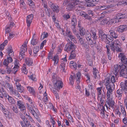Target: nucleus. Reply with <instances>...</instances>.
I'll return each instance as SVG.
<instances>
[{
    "mask_svg": "<svg viewBox=\"0 0 127 127\" xmlns=\"http://www.w3.org/2000/svg\"><path fill=\"white\" fill-rule=\"evenodd\" d=\"M80 0H73L68 5V7L70 9H76V14L84 18L85 19L90 20H92L91 17L89 16L85 12L82 11L80 10L83 8L84 6L81 4V2Z\"/></svg>",
    "mask_w": 127,
    "mask_h": 127,
    "instance_id": "obj_1",
    "label": "nucleus"
},
{
    "mask_svg": "<svg viewBox=\"0 0 127 127\" xmlns=\"http://www.w3.org/2000/svg\"><path fill=\"white\" fill-rule=\"evenodd\" d=\"M106 89L107 90V94L106 97L107 98H109L110 96L112 93V92L115 88L114 85H111V86L110 84L108 86L106 87Z\"/></svg>",
    "mask_w": 127,
    "mask_h": 127,
    "instance_id": "obj_2",
    "label": "nucleus"
},
{
    "mask_svg": "<svg viewBox=\"0 0 127 127\" xmlns=\"http://www.w3.org/2000/svg\"><path fill=\"white\" fill-rule=\"evenodd\" d=\"M54 86L55 89L58 90L62 88L63 87V83L59 79H56L55 81L53 82Z\"/></svg>",
    "mask_w": 127,
    "mask_h": 127,
    "instance_id": "obj_3",
    "label": "nucleus"
},
{
    "mask_svg": "<svg viewBox=\"0 0 127 127\" xmlns=\"http://www.w3.org/2000/svg\"><path fill=\"white\" fill-rule=\"evenodd\" d=\"M121 70L119 72L120 76L127 79V67H121Z\"/></svg>",
    "mask_w": 127,
    "mask_h": 127,
    "instance_id": "obj_4",
    "label": "nucleus"
},
{
    "mask_svg": "<svg viewBox=\"0 0 127 127\" xmlns=\"http://www.w3.org/2000/svg\"><path fill=\"white\" fill-rule=\"evenodd\" d=\"M49 4L51 8L54 12L56 13L59 12L60 8L57 5L54 4L51 2H50V3H49Z\"/></svg>",
    "mask_w": 127,
    "mask_h": 127,
    "instance_id": "obj_5",
    "label": "nucleus"
},
{
    "mask_svg": "<svg viewBox=\"0 0 127 127\" xmlns=\"http://www.w3.org/2000/svg\"><path fill=\"white\" fill-rule=\"evenodd\" d=\"M116 16L117 19L119 20V22H120L121 21L120 20L125 19L127 17V12L123 13H119Z\"/></svg>",
    "mask_w": 127,
    "mask_h": 127,
    "instance_id": "obj_6",
    "label": "nucleus"
},
{
    "mask_svg": "<svg viewBox=\"0 0 127 127\" xmlns=\"http://www.w3.org/2000/svg\"><path fill=\"white\" fill-rule=\"evenodd\" d=\"M124 67V65H115L113 70V72L114 74L117 75L118 74L119 72L121 70V67Z\"/></svg>",
    "mask_w": 127,
    "mask_h": 127,
    "instance_id": "obj_7",
    "label": "nucleus"
},
{
    "mask_svg": "<svg viewBox=\"0 0 127 127\" xmlns=\"http://www.w3.org/2000/svg\"><path fill=\"white\" fill-rule=\"evenodd\" d=\"M99 37L101 40L103 41L106 42L108 34H105L102 31H99Z\"/></svg>",
    "mask_w": 127,
    "mask_h": 127,
    "instance_id": "obj_8",
    "label": "nucleus"
},
{
    "mask_svg": "<svg viewBox=\"0 0 127 127\" xmlns=\"http://www.w3.org/2000/svg\"><path fill=\"white\" fill-rule=\"evenodd\" d=\"M127 30V26L126 25H121L119 26L117 29V31L122 33Z\"/></svg>",
    "mask_w": 127,
    "mask_h": 127,
    "instance_id": "obj_9",
    "label": "nucleus"
},
{
    "mask_svg": "<svg viewBox=\"0 0 127 127\" xmlns=\"http://www.w3.org/2000/svg\"><path fill=\"white\" fill-rule=\"evenodd\" d=\"M23 102L21 100H18L17 101V105L20 111L24 112L25 109V106L23 104Z\"/></svg>",
    "mask_w": 127,
    "mask_h": 127,
    "instance_id": "obj_10",
    "label": "nucleus"
},
{
    "mask_svg": "<svg viewBox=\"0 0 127 127\" xmlns=\"http://www.w3.org/2000/svg\"><path fill=\"white\" fill-rule=\"evenodd\" d=\"M22 120L23 121L26 127H32V126L30 123V122L24 116H22L21 117Z\"/></svg>",
    "mask_w": 127,
    "mask_h": 127,
    "instance_id": "obj_11",
    "label": "nucleus"
},
{
    "mask_svg": "<svg viewBox=\"0 0 127 127\" xmlns=\"http://www.w3.org/2000/svg\"><path fill=\"white\" fill-rule=\"evenodd\" d=\"M33 18V15L32 14H31L27 16V26L28 27L30 26Z\"/></svg>",
    "mask_w": 127,
    "mask_h": 127,
    "instance_id": "obj_12",
    "label": "nucleus"
},
{
    "mask_svg": "<svg viewBox=\"0 0 127 127\" xmlns=\"http://www.w3.org/2000/svg\"><path fill=\"white\" fill-rule=\"evenodd\" d=\"M66 34L67 37H69L72 41H74L75 39V37L72 35V33L70 31L66 30Z\"/></svg>",
    "mask_w": 127,
    "mask_h": 127,
    "instance_id": "obj_13",
    "label": "nucleus"
},
{
    "mask_svg": "<svg viewBox=\"0 0 127 127\" xmlns=\"http://www.w3.org/2000/svg\"><path fill=\"white\" fill-rule=\"evenodd\" d=\"M107 100L106 101V102L109 107L111 106L113 108L115 102L112 98L110 97L109 98H107Z\"/></svg>",
    "mask_w": 127,
    "mask_h": 127,
    "instance_id": "obj_14",
    "label": "nucleus"
},
{
    "mask_svg": "<svg viewBox=\"0 0 127 127\" xmlns=\"http://www.w3.org/2000/svg\"><path fill=\"white\" fill-rule=\"evenodd\" d=\"M112 45H110L111 47H113V48H121V45L120 43L118 40L115 41L114 43H111Z\"/></svg>",
    "mask_w": 127,
    "mask_h": 127,
    "instance_id": "obj_15",
    "label": "nucleus"
},
{
    "mask_svg": "<svg viewBox=\"0 0 127 127\" xmlns=\"http://www.w3.org/2000/svg\"><path fill=\"white\" fill-rule=\"evenodd\" d=\"M8 94L5 91L3 88H1V89L0 90V97L2 98L3 97L6 98L7 97Z\"/></svg>",
    "mask_w": 127,
    "mask_h": 127,
    "instance_id": "obj_16",
    "label": "nucleus"
},
{
    "mask_svg": "<svg viewBox=\"0 0 127 127\" xmlns=\"http://www.w3.org/2000/svg\"><path fill=\"white\" fill-rule=\"evenodd\" d=\"M109 34L110 36H112V37H113L116 39L118 37L117 34L116 33L115 31L113 30H111L109 31Z\"/></svg>",
    "mask_w": 127,
    "mask_h": 127,
    "instance_id": "obj_17",
    "label": "nucleus"
},
{
    "mask_svg": "<svg viewBox=\"0 0 127 127\" xmlns=\"http://www.w3.org/2000/svg\"><path fill=\"white\" fill-rule=\"evenodd\" d=\"M25 62L29 66L32 65L33 63V61L32 59L29 58H26Z\"/></svg>",
    "mask_w": 127,
    "mask_h": 127,
    "instance_id": "obj_18",
    "label": "nucleus"
},
{
    "mask_svg": "<svg viewBox=\"0 0 127 127\" xmlns=\"http://www.w3.org/2000/svg\"><path fill=\"white\" fill-rule=\"evenodd\" d=\"M15 84L18 91L21 93L23 92L24 90L23 88L21 87L20 84L19 85L18 83L16 82Z\"/></svg>",
    "mask_w": 127,
    "mask_h": 127,
    "instance_id": "obj_19",
    "label": "nucleus"
},
{
    "mask_svg": "<svg viewBox=\"0 0 127 127\" xmlns=\"http://www.w3.org/2000/svg\"><path fill=\"white\" fill-rule=\"evenodd\" d=\"M81 75V73L78 72L76 74V76H75V77L76 78L77 83V85H79V84L80 83V77Z\"/></svg>",
    "mask_w": 127,
    "mask_h": 127,
    "instance_id": "obj_20",
    "label": "nucleus"
},
{
    "mask_svg": "<svg viewBox=\"0 0 127 127\" xmlns=\"http://www.w3.org/2000/svg\"><path fill=\"white\" fill-rule=\"evenodd\" d=\"M119 57L121 58V61L122 62L125 63L127 60L126 56L124 55L123 53H120L119 55Z\"/></svg>",
    "mask_w": 127,
    "mask_h": 127,
    "instance_id": "obj_21",
    "label": "nucleus"
},
{
    "mask_svg": "<svg viewBox=\"0 0 127 127\" xmlns=\"http://www.w3.org/2000/svg\"><path fill=\"white\" fill-rule=\"evenodd\" d=\"M7 53L8 54L9 56H13L14 55V52L12 48H7L6 49Z\"/></svg>",
    "mask_w": 127,
    "mask_h": 127,
    "instance_id": "obj_22",
    "label": "nucleus"
},
{
    "mask_svg": "<svg viewBox=\"0 0 127 127\" xmlns=\"http://www.w3.org/2000/svg\"><path fill=\"white\" fill-rule=\"evenodd\" d=\"M119 22V20L117 19L116 18V16H115L114 18L110 20H109L108 25L109 24L111 25L113 24H115Z\"/></svg>",
    "mask_w": 127,
    "mask_h": 127,
    "instance_id": "obj_23",
    "label": "nucleus"
},
{
    "mask_svg": "<svg viewBox=\"0 0 127 127\" xmlns=\"http://www.w3.org/2000/svg\"><path fill=\"white\" fill-rule=\"evenodd\" d=\"M79 27H80L79 30L80 31V36H82L85 34V29L83 28L80 27L79 26Z\"/></svg>",
    "mask_w": 127,
    "mask_h": 127,
    "instance_id": "obj_24",
    "label": "nucleus"
},
{
    "mask_svg": "<svg viewBox=\"0 0 127 127\" xmlns=\"http://www.w3.org/2000/svg\"><path fill=\"white\" fill-rule=\"evenodd\" d=\"M28 108L30 112L31 113H34V110H33V107L32 104L31 105H30L29 104H28L27 103H26Z\"/></svg>",
    "mask_w": 127,
    "mask_h": 127,
    "instance_id": "obj_25",
    "label": "nucleus"
},
{
    "mask_svg": "<svg viewBox=\"0 0 127 127\" xmlns=\"http://www.w3.org/2000/svg\"><path fill=\"white\" fill-rule=\"evenodd\" d=\"M85 37L88 41H91V42L92 41V40H91V33H90L89 32H87L85 35Z\"/></svg>",
    "mask_w": 127,
    "mask_h": 127,
    "instance_id": "obj_26",
    "label": "nucleus"
},
{
    "mask_svg": "<svg viewBox=\"0 0 127 127\" xmlns=\"http://www.w3.org/2000/svg\"><path fill=\"white\" fill-rule=\"evenodd\" d=\"M117 95L116 96L118 97L122 96L123 93V91L122 90H118L117 91Z\"/></svg>",
    "mask_w": 127,
    "mask_h": 127,
    "instance_id": "obj_27",
    "label": "nucleus"
},
{
    "mask_svg": "<svg viewBox=\"0 0 127 127\" xmlns=\"http://www.w3.org/2000/svg\"><path fill=\"white\" fill-rule=\"evenodd\" d=\"M10 103H11L12 104H14L15 103V101L13 98V97L10 96L8 95L7 97H6Z\"/></svg>",
    "mask_w": 127,
    "mask_h": 127,
    "instance_id": "obj_28",
    "label": "nucleus"
},
{
    "mask_svg": "<svg viewBox=\"0 0 127 127\" xmlns=\"http://www.w3.org/2000/svg\"><path fill=\"white\" fill-rule=\"evenodd\" d=\"M68 40L70 41L68 39ZM76 47V46H75L74 44L72 43L71 42L69 41V43H67L66 45V48H71L72 47Z\"/></svg>",
    "mask_w": 127,
    "mask_h": 127,
    "instance_id": "obj_29",
    "label": "nucleus"
},
{
    "mask_svg": "<svg viewBox=\"0 0 127 127\" xmlns=\"http://www.w3.org/2000/svg\"><path fill=\"white\" fill-rule=\"evenodd\" d=\"M109 18L107 17L105 19L101 21V24L102 25H104L105 24H108L109 23Z\"/></svg>",
    "mask_w": 127,
    "mask_h": 127,
    "instance_id": "obj_30",
    "label": "nucleus"
},
{
    "mask_svg": "<svg viewBox=\"0 0 127 127\" xmlns=\"http://www.w3.org/2000/svg\"><path fill=\"white\" fill-rule=\"evenodd\" d=\"M90 32L91 34V37L92 36V38L94 40L97 39V36L95 32L92 30H91Z\"/></svg>",
    "mask_w": 127,
    "mask_h": 127,
    "instance_id": "obj_31",
    "label": "nucleus"
},
{
    "mask_svg": "<svg viewBox=\"0 0 127 127\" xmlns=\"http://www.w3.org/2000/svg\"><path fill=\"white\" fill-rule=\"evenodd\" d=\"M93 73L94 77L95 79H96L97 75L98 74V70L96 69V68H93Z\"/></svg>",
    "mask_w": 127,
    "mask_h": 127,
    "instance_id": "obj_32",
    "label": "nucleus"
},
{
    "mask_svg": "<svg viewBox=\"0 0 127 127\" xmlns=\"http://www.w3.org/2000/svg\"><path fill=\"white\" fill-rule=\"evenodd\" d=\"M38 43V40L35 38H32L31 41V44L33 45H35Z\"/></svg>",
    "mask_w": 127,
    "mask_h": 127,
    "instance_id": "obj_33",
    "label": "nucleus"
},
{
    "mask_svg": "<svg viewBox=\"0 0 127 127\" xmlns=\"http://www.w3.org/2000/svg\"><path fill=\"white\" fill-rule=\"evenodd\" d=\"M71 24L72 26L71 27H75L76 26L77 24V22L75 19L73 18L71 19Z\"/></svg>",
    "mask_w": 127,
    "mask_h": 127,
    "instance_id": "obj_34",
    "label": "nucleus"
},
{
    "mask_svg": "<svg viewBox=\"0 0 127 127\" xmlns=\"http://www.w3.org/2000/svg\"><path fill=\"white\" fill-rule=\"evenodd\" d=\"M74 51L72 50L71 53V54L69 57V59L71 60L75 58L76 56V54L74 53Z\"/></svg>",
    "mask_w": 127,
    "mask_h": 127,
    "instance_id": "obj_35",
    "label": "nucleus"
},
{
    "mask_svg": "<svg viewBox=\"0 0 127 127\" xmlns=\"http://www.w3.org/2000/svg\"><path fill=\"white\" fill-rule=\"evenodd\" d=\"M5 84L6 87L8 88L11 92L13 90V87L9 83L6 81L5 83Z\"/></svg>",
    "mask_w": 127,
    "mask_h": 127,
    "instance_id": "obj_36",
    "label": "nucleus"
},
{
    "mask_svg": "<svg viewBox=\"0 0 127 127\" xmlns=\"http://www.w3.org/2000/svg\"><path fill=\"white\" fill-rule=\"evenodd\" d=\"M75 79V77L71 75L69 78L70 81L69 84L71 85H73L74 84V80Z\"/></svg>",
    "mask_w": 127,
    "mask_h": 127,
    "instance_id": "obj_37",
    "label": "nucleus"
},
{
    "mask_svg": "<svg viewBox=\"0 0 127 127\" xmlns=\"http://www.w3.org/2000/svg\"><path fill=\"white\" fill-rule=\"evenodd\" d=\"M77 38L79 39V42L82 44H83L84 43V42L82 40V37L80 36L78 34H77L76 35Z\"/></svg>",
    "mask_w": 127,
    "mask_h": 127,
    "instance_id": "obj_38",
    "label": "nucleus"
},
{
    "mask_svg": "<svg viewBox=\"0 0 127 127\" xmlns=\"http://www.w3.org/2000/svg\"><path fill=\"white\" fill-rule=\"evenodd\" d=\"M11 92L14 95L17 97H20V95L18 92L16 91H14L13 90Z\"/></svg>",
    "mask_w": 127,
    "mask_h": 127,
    "instance_id": "obj_39",
    "label": "nucleus"
},
{
    "mask_svg": "<svg viewBox=\"0 0 127 127\" xmlns=\"http://www.w3.org/2000/svg\"><path fill=\"white\" fill-rule=\"evenodd\" d=\"M5 116L9 117V112L6 109H2V110Z\"/></svg>",
    "mask_w": 127,
    "mask_h": 127,
    "instance_id": "obj_40",
    "label": "nucleus"
},
{
    "mask_svg": "<svg viewBox=\"0 0 127 127\" xmlns=\"http://www.w3.org/2000/svg\"><path fill=\"white\" fill-rule=\"evenodd\" d=\"M105 95L104 94H101L98 95V98L99 100H103V99H105Z\"/></svg>",
    "mask_w": 127,
    "mask_h": 127,
    "instance_id": "obj_41",
    "label": "nucleus"
},
{
    "mask_svg": "<svg viewBox=\"0 0 127 127\" xmlns=\"http://www.w3.org/2000/svg\"><path fill=\"white\" fill-rule=\"evenodd\" d=\"M27 90H28V91L31 93L33 94H34L35 92L33 88L30 86H28L27 87Z\"/></svg>",
    "mask_w": 127,
    "mask_h": 127,
    "instance_id": "obj_42",
    "label": "nucleus"
},
{
    "mask_svg": "<svg viewBox=\"0 0 127 127\" xmlns=\"http://www.w3.org/2000/svg\"><path fill=\"white\" fill-rule=\"evenodd\" d=\"M53 50V49L52 48V50L50 51V52H49L48 57V59L50 60V59H52Z\"/></svg>",
    "mask_w": 127,
    "mask_h": 127,
    "instance_id": "obj_43",
    "label": "nucleus"
},
{
    "mask_svg": "<svg viewBox=\"0 0 127 127\" xmlns=\"http://www.w3.org/2000/svg\"><path fill=\"white\" fill-rule=\"evenodd\" d=\"M27 48H21L20 53V54H23V55H25V52L27 51Z\"/></svg>",
    "mask_w": 127,
    "mask_h": 127,
    "instance_id": "obj_44",
    "label": "nucleus"
},
{
    "mask_svg": "<svg viewBox=\"0 0 127 127\" xmlns=\"http://www.w3.org/2000/svg\"><path fill=\"white\" fill-rule=\"evenodd\" d=\"M58 56L56 55L54 57V58L53 59V60L54 61V64H57L58 63Z\"/></svg>",
    "mask_w": 127,
    "mask_h": 127,
    "instance_id": "obj_45",
    "label": "nucleus"
},
{
    "mask_svg": "<svg viewBox=\"0 0 127 127\" xmlns=\"http://www.w3.org/2000/svg\"><path fill=\"white\" fill-rule=\"evenodd\" d=\"M106 6L104 7V6H103V8H104L101 9L102 10H103L104 9H106V8H105L106 7L107 8H111L112 7H114L116 6L115 4H111L110 5H106Z\"/></svg>",
    "mask_w": 127,
    "mask_h": 127,
    "instance_id": "obj_46",
    "label": "nucleus"
},
{
    "mask_svg": "<svg viewBox=\"0 0 127 127\" xmlns=\"http://www.w3.org/2000/svg\"><path fill=\"white\" fill-rule=\"evenodd\" d=\"M107 42L108 41V42L110 43V42H112L114 40L113 38L110 35L108 34L107 35Z\"/></svg>",
    "mask_w": 127,
    "mask_h": 127,
    "instance_id": "obj_47",
    "label": "nucleus"
},
{
    "mask_svg": "<svg viewBox=\"0 0 127 127\" xmlns=\"http://www.w3.org/2000/svg\"><path fill=\"white\" fill-rule=\"evenodd\" d=\"M48 33L45 32H44L41 35V39H43L47 37L48 36Z\"/></svg>",
    "mask_w": 127,
    "mask_h": 127,
    "instance_id": "obj_48",
    "label": "nucleus"
},
{
    "mask_svg": "<svg viewBox=\"0 0 127 127\" xmlns=\"http://www.w3.org/2000/svg\"><path fill=\"white\" fill-rule=\"evenodd\" d=\"M5 61H6L8 63H11L12 62L13 60L11 56H9L8 57H7V59L6 60H4Z\"/></svg>",
    "mask_w": 127,
    "mask_h": 127,
    "instance_id": "obj_49",
    "label": "nucleus"
},
{
    "mask_svg": "<svg viewBox=\"0 0 127 127\" xmlns=\"http://www.w3.org/2000/svg\"><path fill=\"white\" fill-rule=\"evenodd\" d=\"M24 66L23 67L22 69V70L23 72L25 74H27V70L25 66V64H24Z\"/></svg>",
    "mask_w": 127,
    "mask_h": 127,
    "instance_id": "obj_50",
    "label": "nucleus"
},
{
    "mask_svg": "<svg viewBox=\"0 0 127 127\" xmlns=\"http://www.w3.org/2000/svg\"><path fill=\"white\" fill-rule=\"evenodd\" d=\"M11 109L14 112L16 113H17L18 112V109L17 107L16 106H13L11 107Z\"/></svg>",
    "mask_w": 127,
    "mask_h": 127,
    "instance_id": "obj_51",
    "label": "nucleus"
},
{
    "mask_svg": "<svg viewBox=\"0 0 127 127\" xmlns=\"http://www.w3.org/2000/svg\"><path fill=\"white\" fill-rule=\"evenodd\" d=\"M67 62V60L66 58H64L61 60V64H64L66 65V64Z\"/></svg>",
    "mask_w": 127,
    "mask_h": 127,
    "instance_id": "obj_52",
    "label": "nucleus"
},
{
    "mask_svg": "<svg viewBox=\"0 0 127 127\" xmlns=\"http://www.w3.org/2000/svg\"><path fill=\"white\" fill-rule=\"evenodd\" d=\"M121 111L124 117H126V114L125 110V108L121 106Z\"/></svg>",
    "mask_w": 127,
    "mask_h": 127,
    "instance_id": "obj_53",
    "label": "nucleus"
},
{
    "mask_svg": "<svg viewBox=\"0 0 127 127\" xmlns=\"http://www.w3.org/2000/svg\"><path fill=\"white\" fill-rule=\"evenodd\" d=\"M34 113H33H33L32 114L34 116L36 119L39 121H39L40 122L41 121L39 120V116L36 114V113L35 111H34Z\"/></svg>",
    "mask_w": 127,
    "mask_h": 127,
    "instance_id": "obj_54",
    "label": "nucleus"
},
{
    "mask_svg": "<svg viewBox=\"0 0 127 127\" xmlns=\"http://www.w3.org/2000/svg\"><path fill=\"white\" fill-rule=\"evenodd\" d=\"M52 92L54 93L55 95L56 99H59V97L58 93L57 92V91L54 90H53Z\"/></svg>",
    "mask_w": 127,
    "mask_h": 127,
    "instance_id": "obj_55",
    "label": "nucleus"
},
{
    "mask_svg": "<svg viewBox=\"0 0 127 127\" xmlns=\"http://www.w3.org/2000/svg\"><path fill=\"white\" fill-rule=\"evenodd\" d=\"M119 0H120V1H121V0H119ZM117 5L118 6H119L121 5H125V1H120V2H119L117 4Z\"/></svg>",
    "mask_w": 127,
    "mask_h": 127,
    "instance_id": "obj_56",
    "label": "nucleus"
},
{
    "mask_svg": "<svg viewBox=\"0 0 127 127\" xmlns=\"http://www.w3.org/2000/svg\"><path fill=\"white\" fill-rule=\"evenodd\" d=\"M18 68H17L14 66L12 70V73H14V74H15L16 73V72L17 71Z\"/></svg>",
    "mask_w": 127,
    "mask_h": 127,
    "instance_id": "obj_57",
    "label": "nucleus"
},
{
    "mask_svg": "<svg viewBox=\"0 0 127 127\" xmlns=\"http://www.w3.org/2000/svg\"><path fill=\"white\" fill-rule=\"evenodd\" d=\"M48 108L53 110L55 112V110L52 104L49 103V104L48 105Z\"/></svg>",
    "mask_w": 127,
    "mask_h": 127,
    "instance_id": "obj_58",
    "label": "nucleus"
},
{
    "mask_svg": "<svg viewBox=\"0 0 127 127\" xmlns=\"http://www.w3.org/2000/svg\"><path fill=\"white\" fill-rule=\"evenodd\" d=\"M116 82V80L115 79V77L114 76H112L111 79V85H114V83Z\"/></svg>",
    "mask_w": 127,
    "mask_h": 127,
    "instance_id": "obj_59",
    "label": "nucleus"
},
{
    "mask_svg": "<svg viewBox=\"0 0 127 127\" xmlns=\"http://www.w3.org/2000/svg\"><path fill=\"white\" fill-rule=\"evenodd\" d=\"M102 89V87H98L97 88V90L98 95L100 94L101 93L102 91L101 90Z\"/></svg>",
    "mask_w": 127,
    "mask_h": 127,
    "instance_id": "obj_60",
    "label": "nucleus"
},
{
    "mask_svg": "<svg viewBox=\"0 0 127 127\" xmlns=\"http://www.w3.org/2000/svg\"><path fill=\"white\" fill-rule=\"evenodd\" d=\"M8 42L6 40L4 42L2 43L1 45H0V48H4V47L6 45Z\"/></svg>",
    "mask_w": 127,
    "mask_h": 127,
    "instance_id": "obj_61",
    "label": "nucleus"
},
{
    "mask_svg": "<svg viewBox=\"0 0 127 127\" xmlns=\"http://www.w3.org/2000/svg\"><path fill=\"white\" fill-rule=\"evenodd\" d=\"M119 0H107V2L108 3H111L115 2H118Z\"/></svg>",
    "mask_w": 127,
    "mask_h": 127,
    "instance_id": "obj_62",
    "label": "nucleus"
},
{
    "mask_svg": "<svg viewBox=\"0 0 127 127\" xmlns=\"http://www.w3.org/2000/svg\"><path fill=\"white\" fill-rule=\"evenodd\" d=\"M60 66H61V70H63V72H65L66 71L65 70V68L66 65L64 64H61Z\"/></svg>",
    "mask_w": 127,
    "mask_h": 127,
    "instance_id": "obj_63",
    "label": "nucleus"
},
{
    "mask_svg": "<svg viewBox=\"0 0 127 127\" xmlns=\"http://www.w3.org/2000/svg\"><path fill=\"white\" fill-rule=\"evenodd\" d=\"M6 71L7 73V74H9L11 72L12 73V70L8 66H7L6 67Z\"/></svg>",
    "mask_w": 127,
    "mask_h": 127,
    "instance_id": "obj_64",
    "label": "nucleus"
}]
</instances>
